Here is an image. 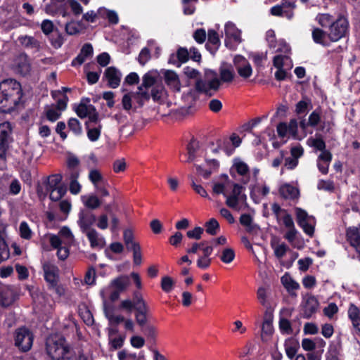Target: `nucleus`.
<instances>
[{"mask_svg":"<svg viewBox=\"0 0 360 360\" xmlns=\"http://www.w3.org/2000/svg\"><path fill=\"white\" fill-rule=\"evenodd\" d=\"M46 349L52 360H70L73 356L72 349L65 338L58 334L51 335L47 338Z\"/></svg>","mask_w":360,"mask_h":360,"instance_id":"2","label":"nucleus"},{"mask_svg":"<svg viewBox=\"0 0 360 360\" xmlns=\"http://www.w3.org/2000/svg\"><path fill=\"white\" fill-rule=\"evenodd\" d=\"M93 46L91 44H85L78 56L75 58L72 61V65L79 66L81 65L88 58L91 57L93 55Z\"/></svg>","mask_w":360,"mask_h":360,"instance_id":"27","label":"nucleus"},{"mask_svg":"<svg viewBox=\"0 0 360 360\" xmlns=\"http://www.w3.org/2000/svg\"><path fill=\"white\" fill-rule=\"evenodd\" d=\"M94 110V106L91 104L80 103L76 108L75 112L80 118H85L91 111Z\"/></svg>","mask_w":360,"mask_h":360,"instance_id":"47","label":"nucleus"},{"mask_svg":"<svg viewBox=\"0 0 360 360\" xmlns=\"http://www.w3.org/2000/svg\"><path fill=\"white\" fill-rule=\"evenodd\" d=\"M19 41L25 48L32 49L34 51H39L40 49V42L33 37H20Z\"/></svg>","mask_w":360,"mask_h":360,"instance_id":"38","label":"nucleus"},{"mask_svg":"<svg viewBox=\"0 0 360 360\" xmlns=\"http://www.w3.org/2000/svg\"><path fill=\"white\" fill-rule=\"evenodd\" d=\"M68 128L75 135H80L82 131L79 121L76 118H70L68 122Z\"/></svg>","mask_w":360,"mask_h":360,"instance_id":"59","label":"nucleus"},{"mask_svg":"<svg viewBox=\"0 0 360 360\" xmlns=\"http://www.w3.org/2000/svg\"><path fill=\"white\" fill-rule=\"evenodd\" d=\"M243 191L242 186L236 183L232 185L230 192L229 191L225 197L226 205L238 211L245 210L248 207V204L247 196Z\"/></svg>","mask_w":360,"mask_h":360,"instance_id":"5","label":"nucleus"},{"mask_svg":"<svg viewBox=\"0 0 360 360\" xmlns=\"http://www.w3.org/2000/svg\"><path fill=\"white\" fill-rule=\"evenodd\" d=\"M13 67L20 75H27L30 71V65L27 56L25 54L18 55L15 58Z\"/></svg>","mask_w":360,"mask_h":360,"instance_id":"24","label":"nucleus"},{"mask_svg":"<svg viewBox=\"0 0 360 360\" xmlns=\"http://www.w3.org/2000/svg\"><path fill=\"white\" fill-rule=\"evenodd\" d=\"M349 22L346 18L339 17L329 27L328 38L331 41H337L345 37L348 32Z\"/></svg>","mask_w":360,"mask_h":360,"instance_id":"7","label":"nucleus"},{"mask_svg":"<svg viewBox=\"0 0 360 360\" xmlns=\"http://www.w3.org/2000/svg\"><path fill=\"white\" fill-rule=\"evenodd\" d=\"M174 285V280L169 276H164L161 280V288L165 292H171Z\"/></svg>","mask_w":360,"mask_h":360,"instance_id":"61","label":"nucleus"},{"mask_svg":"<svg viewBox=\"0 0 360 360\" xmlns=\"http://www.w3.org/2000/svg\"><path fill=\"white\" fill-rule=\"evenodd\" d=\"M123 240L124 245L129 251H132L137 248H141L139 243L134 240V236L133 232L130 229L124 230L123 233Z\"/></svg>","mask_w":360,"mask_h":360,"instance_id":"36","label":"nucleus"},{"mask_svg":"<svg viewBox=\"0 0 360 360\" xmlns=\"http://www.w3.org/2000/svg\"><path fill=\"white\" fill-rule=\"evenodd\" d=\"M14 301L13 292L8 288L0 290V305L7 307Z\"/></svg>","mask_w":360,"mask_h":360,"instance_id":"41","label":"nucleus"},{"mask_svg":"<svg viewBox=\"0 0 360 360\" xmlns=\"http://www.w3.org/2000/svg\"><path fill=\"white\" fill-rule=\"evenodd\" d=\"M88 179L98 194L103 197L109 195V192L106 188L108 185V181L99 169L95 168L91 169L89 172Z\"/></svg>","mask_w":360,"mask_h":360,"instance_id":"8","label":"nucleus"},{"mask_svg":"<svg viewBox=\"0 0 360 360\" xmlns=\"http://www.w3.org/2000/svg\"><path fill=\"white\" fill-rule=\"evenodd\" d=\"M235 258V252L232 248H226L221 252L220 259L225 264L231 263Z\"/></svg>","mask_w":360,"mask_h":360,"instance_id":"57","label":"nucleus"},{"mask_svg":"<svg viewBox=\"0 0 360 360\" xmlns=\"http://www.w3.org/2000/svg\"><path fill=\"white\" fill-rule=\"evenodd\" d=\"M0 86L3 90L6 91V94L11 96V99H14L19 103L22 96V91L21 85L18 81L13 79H6L0 82Z\"/></svg>","mask_w":360,"mask_h":360,"instance_id":"12","label":"nucleus"},{"mask_svg":"<svg viewBox=\"0 0 360 360\" xmlns=\"http://www.w3.org/2000/svg\"><path fill=\"white\" fill-rule=\"evenodd\" d=\"M269 289L263 286L259 287L257 290V298L262 306L267 310L270 307Z\"/></svg>","mask_w":360,"mask_h":360,"instance_id":"40","label":"nucleus"},{"mask_svg":"<svg viewBox=\"0 0 360 360\" xmlns=\"http://www.w3.org/2000/svg\"><path fill=\"white\" fill-rule=\"evenodd\" d=\"M11 127L9 122L0 124V159H4L11 140Z\"/></svg>","mask_w":360,"mask_h":360,"instance_id":"15","label":"nucleus"},{"mask_svg":"<svg viewBox=\"0 0 360 360\" xmlns=\"http://www.w3.org/2000/svg\"><path fill=\"white\" fill-rule=\"evenodd\" d=\"M310 108H311V101L307 98H304L297 103L295 111L297 114H304L306 113Z\"/></svg>","mask_w":360,"mask_h":360,"instance_id":"56","label":"nucleus"},{"mask_svg":"<svg viewBox=\"0 0 360 360\" xmlns=\"http://www.w3.org/2000/svg\"><path fill=\"white\" fill-rule=\"evenodd\" d=\"M83 203L86 207L90 209H96L98 207L101 202L96 195H84L82 197Z\"/></svg>","mask_w":360,"mask_h":360,"instance_id":"46","label":"nucleus"},{"mask_svg":"<svg viewBox=\"0 0 360 360\" xmlns=\"http://www.w3.org/2000/svg\"><path fill=\"white\" fill-rule=\"evenodd\" d=\"M332 160V154L330 151L321 153L316 160V165L320 172L326 174L328 172V167Z\"/></svg>","mask_w":360,"mask_h":360,"instance_id":"25","label":"nucleus"},{"mask_svg":"<svg viewBox=\"0 0 360 360\" xmlns=\"http://www.w3.org/2000/svg\"><path fill=\"white\" fill-rule=\"evenodd\" d=\"M205 228L207 233L211 236H214L219 231V224L215 219L212 218L205 223Z\"/></svg>","mask_w":360,"mask_h":360,"instance_id":"55","label":"nucleus"},{"mask_svg":"<svg viewBox=\"0 0 360 360\" xmlns=\"http://www.w3.org/2000/svg\"><path fill=\"white\" fill-rule=\"evenodd\" d=\"M266 39L270 48L274 49L278 53H288L290 51L289 46L283 40L278 41L276 39L275 32L269 30L266 33Z\"/></svg>","mask_w":360,"mask_h":360,"instance_id":"18","label":"nucleus"},{"mask_svg":"<svg viewBox=\"0 0 360 360\" xmlns=\"http://www.w3.org/2000/svg\"><path fill=\"white\" fill-rule=\"evenodd\" d=\"M53 249L57 250L59 259L65 260L70 255V247L73 244L75 238L70 229L67 226L62 227L58 235L48 234L46 236Z\"/></svg>","mask_w":360,"mask_h":360,"instance_id":"1","label":"nucleus"},{"mask_svg":"<svg viewBox=\"0 0 360 360\" xmlns=\"http://www.w3.org/2000/svg\"><path fill=\"white\" fill-rule=\"evenodd\" d=\"M44 279L48 283H54L59 280V269L56 265L51 262H45L43 264Z\"/></svg>","mask_w":360,"mask_h":360,"instance_id":"19","label":"nucleus"},{"mask_svg":"<svg viewBox=\"0 0 360 360\" xmlns=\"http://www.w3.org/2000/svg\"><path fill=\"white\" fill-rule=\"evenodd\" d=\"M297 221L304 232L309 236H313L316 221L314 217L309 215L307 212L301 208H295Z\"/></svg>","mask_w":360,"mask_h":360,"instance_id":"10","label":"nucleus"},{"mask_svg":"<svg viewBox=\"0 0 360 360\" xmlns=\"http://www.w3.org/2000/svg\"><path fill=\"white\" fill-rule=\"evenodd\" d=\"M219 86L220 81L217 77L209 80L200 79L196 81L193 89H190L187 92L184 93V96L191 103L198 98L199 93L211 96L213 92L219 89Z\"/></svg>","mask_w":360,"mask_h":360,"instance_id":"3","label":"nucleus"},{"mask_svg":"<svg viewBox=\"0 0 360 360\" xmlns=\"http://www.w3.org/2000/svg\"><path fill=\"white\" fill-rule=\"evenodd\" d=\"M165 79L166 83L174 91H179L181 84L179 77L176 72L172 70H167L165 73Z\"/></svg>","mask_w":360,"mask_h":360,"instance_id":"35","label":"nucleus"},{"mask_svg":"<svg viewBox=\"0 0 360 360\" xmlns=\"http://www.w3.org/2000/svg\"><path fill=\"white\" fill-rule=\"evenodd\" d=\"M326 342L321 338H316L314 340L304 338L302 340V347L307 352L313 351L316 347L321 348V351H323Z\"/></svg>","mask_w":360,"mask_h":360,"instance_id":"32","label":"nucleus"},{"mask_svg":"<svg viewBox=\"0 0 360 360\" xmlns=\"http://www.w3.org/2000/svg\"><path fill=\"white\" fill-rule=\"evenodd\" d=\"M321 122V110L316 109L309 116L307 124L316 127Z\"/></svg>","mask_w":360,"mask_h":360,"instance_id":"51","label":"nucleus"},{"mask_svg":"<svg viewBox=\"0 0 360 360\" xmlns=\"http://www.w3.org/2000/svg\"><path fill=\"white\" fill-rule=\"evenodd\" d=\"M234 184L227 175H221L217 180L213 181L212 191L215 194H222L226 197Z\"/></svg>","mask_w":360,"mask_h":360,"instance_id":"17","label":"nucleus"},{"mask_svg":"<svg viewBox=\"0 0 360 360\" xmlns=\"http://www.w3.org/2000/svg\"><path fill=\"white\" fill-rule=\"evenodd\" d=\"M338 311V307L334 302H330L323 309V314L329 319H332Z\"/></svg>","mask_w":360,"mask_h":360,"instance_id":"64","label":"nucleus"},{"mask_svg":"<svg viewBox=\"0 0 360 360\" xmlns=\"http://www.w3.org/2000/svg\"><path fill=\"white\" fill-rule=\"evenodd\" d=\"M250 197L256 203H259L270 192V188L264 181H255L250 186Z\"/></svg>","mask_w":360,"mask_h":360,"instance_id":"13","label":"nucleus"},{"mask_svg":"<svg viewBox=\"0 0 360 360\" xmlns=\"http://www.w3.org/2000/svg\"><path fill=\"white\" fill-rule=\"evenodd\" d=\"M86 236L92 248H103L105 245V240L95 229H90L86 233Z\"/></svg>","mask_w":360,"mask_h":360,"instance_id":"29","label":"nucleus"},{"mask_svg":"<svg viewBox=\"0 0 360 360\" xmlns=\"http://www.w3.org/2000/svg\"><path fill=\"white\" fill-rule=\"evenodd\" d=\"M165 95L164 87L162 84H157L152 87L151 96L154 101L160 102Z\"/></svg>","mask_w":360,"mask_h":360,"instance_id":"50","label":"nucleus"},{"mask_svg":"<svg viewBox=\"0 0 360 360\" xmlns=\"http://www.w3.org/2000/svg\"><path fill=\"white\" fill-rule=\"evenodd\" d=\"M307 144L309 146L314 148L316 150L321 151V153L328 151L326 150V143L321 138L310 137L307 140Z\"/></svg>","mask_w":360,"mask_h":360,"instance_id":"48","label":"nucleus"},{"mask_svg":"<svg viewBox=\"0 0 360 360\" xmlns=\"http://www.w3.org/2000/svg\"><path fill=\"white\" fill-rule=\"evenodd\" d=\"M318 298L310 293L302 295L300 304L302 316L304 319H310L315 314L319 308Z\"/></svg>","mask_w":360,"mask_h":360,"instance_id":"9","label":"nucleus"},{"mask_svg":"<svg viewBox=\"0 0 360 360\" xmlns=\"http://www.w3.org/2000/svg\"><path fill=\"white\" fill-rule=\"evenodd\" d=\"M186 149L188 158L186 161L187 162H195V164H197L198 156L202 153V150L200 148L199 142L195 139L191 140L187 145Z\"/></svg>","mask_w":360,"mask_h":360,"instance_id":"22","label":"nucleus"},{"mask_svg":"<svg viewBox=\"0 0 360 360\" xmlns=\"http://www.w3.org/2000/svg\"><path fill=\"white\" fill-rule=\"evenodd\" d=\"M240 224L245 226L247 230L249 231H253L255 225L252 223V218L250 214H244L240 217Z\"/></svg>","mask_w":360,"mask_h":360,"instance_id":"62","label":"nucleus"},{"mask_svg":"<svg viewBox=\"0 0 360 360\" xmlns=\"http://www.w3.org/2000/svg\"><path fill=\"white\" fill-rule=\"evenodd\" d=\"M19 233L22 238L30 240L32 238L33 232L26 221H22L19 226Z\"/></svg>","mask_w":360,"mask_h":360,"instance_id":"53","label":"nucleus"},{"mask_svg":"<svg viewBox=\"0 0 360 360\" xmlns=\"http://www.w3.org/2000/svg\"><path fill=\"white\" fill-rule=\"evenodd\" d=\"M219 76L220 82L229 83L231 82L235 77V73L233 68L231 66L222 65L219 68Z\"/></svg>","mask_w":360,"mask_h":360,"instance_id":"39","label":"nucleus"},{"mask_svg":"<svg viewBox=\"0 0 360 360\" xmlns=\"http://www.w3.org/2000/svg\"><path fill=\"white\" fill-rule=\"evenodd\" d=\"M198 172L204 176L208 178L213 170L219 167V162L215 159L205 158V165L195 164Z\"/></svg>","mask_w":360,"mask_h":360,"instance_id":"23","label":"nucleus"},{"mask_svg":"<svg viewBox=\"0 0 360 360\" xmlns=\"http://www.w3.org/2000/svg\"><path fill=\"white\" fill-rule=\"evenodd\" d=\"M271 246L274 250L275 256L278 259L283 257L289 249L285 243H279L275 240L271 241Z\"/></svg>","mask_w":360,"mask_h":360,"instance_id":"43","label":"nucleus"},{"mask_svg":"<svg viewBox=\"0 0 360 360\" xmlns=\"http://www.w3.org/2000/svg\"><path fill=\"white\" fill-rule=\"evenodd\" d=\"M96 221V217L90 213L80 212L79 214L78 224L82 232L86 233L90 230V226Z\"/></svg>","mask_w":360,"mask_h":360,"instance_id":"30","label":"nucleus"},{"mask_svg":"<svg viewBox=\"0 0 360 360\" xmlns=\"http://www.w3.org/2000/svg\"><path fill=\"white\" fill-rule=\"evenodd\" d=\"M129 285V278L127 276H120L111 281L109 285L100 292L102 299H109L114 302L117 300L121 292H124Z\"/></svg>","mask_w":360,"mask_h":360,"instance_id":"4","label":"nucleus"},{"mask_svg":"<svg viewBox=\"0 0 360 360\" xmlns=\"http://www.w3.org/2000/svg\"><path fill=\"white\" fill-rule=\"evenodd\" d=\"M281 281L285 290L290 295H294V292L300 288V284L288 273L281 277Z\"/></svg>","mask_w":360,"mask_h":360,"instance_id":"34","label":"nucleus"},{"mask_svg":"<svg viewBox=\"0 0 360 360\" xmlns=\"http://www.w3.org/2000/svg\"><path fill=\"white\" fill-rule=\"evenodd\" d=\"M316 19L319 24L323 27H330V25L333 22L332 15L328 13L319 14Z\"/></svg>","mask_w":360,"mask_h":360,"instance_id":"58","label":"nucleus"},{"mask_svg":"<svg viewBox=\"0 0 360 360\" xmlns=\"http://www.w3.org/2000/svg\"><path fill=\"white\" fill-rule=\"evenodd\" d=\"M33 342V335L26 328H20L15 331V343L22 351L30 349Z\"/></svg>","mask_w":360,"mask_h":360,"instance_id":"11","label":"nucleus"},{"mask_svg":"<svg viewBox=\"0 0 360 360\" xmlns=\"http://www.w3.org/2000/svg\"><path fill=\"white\" fill-rule=\"evenodd\" d=\"M235 68L238 75L243 79H248L252 75V68L249 61L240 55L233 58Z\"/></svg>","mask_w":360,"mask_h":360,"instance_id":"14","label":"nucleus"},{"mask_svg":"<svg viewBox=\"0 0 360 360\" xmlns=\"http://www.w3.org/2000/svg\"><path fill=\"white\" fill-rule=\"evenodd\" d=\"M78 172H72L70 176V191L73 195H77L81 191L82 186L77 181L79 178Z\"/></svg>","mask_w":360,"mask_h":360,"instance_id":"44","label":"nucleus"},{"mask_svg":"<svg viewBox=\"0 0 360 360\" xmlns=\"http://www.w3.org/2000/svg\"><path fill=\"white\" fill-rule=\"evenodd\" d=\"M86 135L89 141L95 142L101 136L102 125L86 126Z\"/></svg>","mask_w":360,"mask_h":360,"instance_id":"45","label":"nucleus"},{"mask_svg":"<svg viewBox=\"0 0 360 360\" xmlns=\"http://www.w3.org/2000/svg\"><path fill=\"white\" fill-rule=\"evenodd\" d=\"M105 77L110 87L115 89L119 86L122 75L121 72L115 67H109L105 71Z\"/></svg>","mask_w":360,"mask_h":360,"instance_id":"20","label":"nucleus"},{"mask_svg":"<svg viewBox=\"0 0 360 360\" xmlns=\"http://www.w3.org/2000/svg\"><path fill=\"white\" fill-rule=\"evenodd\" d=\"M156 84V77L151 72H148L143 77V82L141 86L144 90L148 91L150 87H153Z\"/></svg>","mask_w":360,"mask_h":360,"instance_id":"52","label":"nucleus"},{"mask_svg":"<svg viewBox=\"0 0 360 360\" xmlns=\"http://www.w3.org/2000/svg\"><path fill=\"white\" fill-rule=\"evenodd\" d=\"M312 38L315 43L326 46L329 45L328 34L320 28H314L312 31Z\"/></svg>","mask_w":360,"mask_h":360,"instance_id":"37","label":"nucleus"},{"mask_svg":"<svg viewBox=\"0 0 360 360\" xmlns=\"http://www.w3.org/2000/svg\"><path fill=\"white\" fill-rule=\"evenodd\" d=\"M134 107H141L150 98L148 91L144 90L142 86L138 87L136 91L130 92Z\"/></svg>","mask_w":360,"mask_h":360,"instance_id":"26","label":"nucleus"},{"mask_svg":"<svg viewBox=\"0 0 360 360\" xmlns=\"http://www.w3.org/2000/svg\"><path fill=\"white\" fill-rule=\"evenodd\" d=\"M233 172H236L240 176V181L243 184L250 181V170L248 165L240 158H235L231 167Z\"/></svg>","mask_w":360,"mask_h":360,"instance_id":"16","label":"nucleus"},{"mask_svg":"<svg viewBox=\"0 0 360 360\" xmlns=\"http://www.w3.org/2000/svg\"><path fill=\"white\" fill-rule=\"evenodd\" d=\"M64 41L65 39L60 32H57L50 38L51 44L55 49L60 48L64 44Z\"/></svg>","mask_w":360,"mask_h":360,"instance_id":"63","label":"nucleus"},{"mask_svg":"<svg viewBox=\"0 0 360 360\" xmlns=\"http://www.w3.org/2000/svg\"><path fill=\"white\" fill-rule=\"evenodd\" d=\"M11 97L0 86V112H10L18 104L14 99H12L13 101H11Z\"/></svg>","mask_w":360,"mask_h":360,"instance_id":"21","label":"nucleus"},{"mask_svg":"<svg viewBox=\"0 0 360 360\" xmlns=\"http://www.w3.org/2000/svg\"><path fill=\"white\" fill-rule=\"evenodd\" d=\"M88 120L86 122V126H95V125H102L101 123V120L99 118V115L96 112V108H94V110L91 111V112L87 115Z\"/></svg>","mask_w":360,"mask_h":360,"instance_id":"60","label":"nucleus"},{"mask_svg":"<svg viewBox=\"0 0 360 360\" xmlns=\"http://www.w3.org/2000/svg\"><path fill=\"white\" fill-rule=\"evenodd\" d=\"M98 16L108 18L110 23L116 25L119 22L117 13L114 11L108 10L105 8H100L98 10Z\"/></svg>","mask_w":360,"mask_h":360,"instance_id":"42","label":"nucleus"},{"mask_svg":"<svg viewBox=\"0 0 360 360\" xmlns=\"http://www.w3.org/2000/svg\"><path fill=\"white\" fill-rule=\"evenodd\" d=\"M241 30L238 29L236 25L228 21L224 24L225 45L231 50H235L237 46L243 41L241 37Z\"/></svg>","mask_w":360,"mask_h":360,"instance_id":"6","label":"nucleus"},{"mask_svg":"<svg viewBox=\"0 0 360 360\" xmlns=\"http://www.w3.org/2000/svg\"><path fill=\"white\" fill-rule=\"evenodd\" d=\"M143 333L146 336L149 342L152 345L156 344V339L158 337V330L152 325H148L143 328Z\"/></svg>","mask_w":360,"mask_h":360,"instance_id":"49","label":"nucleus"},{"mask_svg":"<svg viewBox=\"0 0 360 360\" xmlns=\"http://www.w3.org/2000/svg\"><path fill=\"white\" fill-rule=\"evenodd\" d=\"M50 191V199L53 201L59 200L66 193V188L59 186L48 189Z\"/></svg>","mask_w":360,"mask_h":360,"instance_id":"54","label":"nucleus"},{"mask_svg":"<svg viewBox=\"0 0 360 360\" xmlns=\"http://www.w3.org/2000/svg\"><path fill=\"white\" fill-rule=\"evenodd\" d=\"M281 195L285 199H295L299 195V190L295 186L285 184L279 188Z\"/></svg>","mask_w":360,"mask_h":360,"instance_id":"33","label":"nucleus"},{"mask_svg":"<svg viewBox=\"0 0 360 360\" xmlns=\"http://www.w3.org/2000/svg\"><path fill=\"white\" fill-rule=\"evenodd\" d=\"M288 53H281L274 57L273 63L276 68L291 69L292 63L290 57L287 55Z\"/></svg>","mask_w":360,"mask_h":360,"instance_id":"31","label":"nucleus"},{"mask_svg":"<svg viewBox=\"0 0 360 360\" xmlns=\"http://www.w3.org/2000/svg\"><path fill=\"white\" fill-rule=\"evenodd\" d=\"M347 240L360 254V231L358 227H349L347 230Z\"/></svg>","mask_w":360,"mask_h":360,"instance_id":"28","label":"nucleus"}]
</instances>
